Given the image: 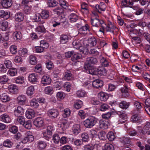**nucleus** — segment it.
<instances>
[{
    "label": "nucleus",
    "instance_id": "obj_1",
    "mask_svg": "<svg viewBox=\"0 0 150 150\" xmlns=\"http://www.w3.org/2000/svg\"><path fill=\"white\" fill-rule=\"evenodd\" d=\"M97 122V119L92 117L85 120L83 122L84 126L86 128H91Z\"/></svg>",
    "mask_w": 150,
    "mask_h": 150
},
{
    "label": "nucleus",
    "instance_id": "obj_2",
    "mask_svg": "<svg viewBox=\"0 0 150 150\" xmlns=\"http://www.w3.org/2000/svg\"><path fill=\"white\" fill-rule=\"evenodd\" d=\"M96 58L92 57H88L86 58V62L84 65V68L87 70L91 66V64H95L97 62Z\"/></svg>",
    "mask_w": 150,
    "mask_h": 150
},
{
    "label": "nucleus",
    "instance_id": "obj_3",
    "mask_svg": "<svg viewBox=\"0 0 150 150\" xmlns=\"http://www.w3.org/2000/svg\"><path fill=\"white\" fill-rule=\"evenodd\" d=\"M130 88L126 84L124 85L123 87L120 89L123 98H127L129 96V91Z\"/></svg>",
    "mask_w": 150,
    "mask_h": 150
},
{
    "label": "nucleus",
    "instance_id": "obj_4",
    "mask_svg": "<svg viewBox=\"0 0 150 150\" xmlns=\"http://www.w3.org/2000/svg\"><path fill=\"white\" fill-rule=\"evenodd\" d=\"M91 22L93 26L98 27L100 26L103 27V25H105L103 21H100L97 18L91 19Z\"/></svg>",
    "mask_w": 150,
    "mask_h": 150
},
{
    "label": "nucleus",
    "instance_id": "obj_5",
    "mask_svg": "<svg viewBox=\"0 0 150 150\" xmlns=\"http://www.w3.org/2000/svg\"><path fill=\"white\" fill-rule=\"evenodd\" d=\"M117 114L119 115V122L120 123L125 122L127 119V116L125 111H119L117 112Z\"/></svg>",
    "mask_w": 150,
    "mask_h": 150
},
{
    "label": "nucleus",
    "instance_id": "obj_6",
    "mask_svg": "<svg viewBox=\"0 0 150 150\" xmlns=\"http://www.w3.org/2000/svg\"><path fill=\"white\" fill-rule=\"evenodd\" d=\"M33 123L37 127H42L44 125V119L42 117H37L34 120Z\"/></svg>",
    "mask_w": 150,
    "mask_h": 150
},
{
    "label": "nucleus",
    "instance_id": "obj_7",
    "mask_svg": "<svg viewBox=\"0 0 150 150\" xmlns=\"http://www.w3.org/2000/svg\"><path fill=\"white\" fill-rule=\"evenodd\" d=\"M47 114L49 117L54 118L58 116L59 113L57 110L52 109L48 111Z\"/></svg>",
    "mask_w": 150,
    "mask_h": 150
},
{
    "label": "nucleus",
    "instance_id": "obj_8",
    "mask_svg": "<svg viewBox=\"0 0 150 150\" xmlns=\"http://www.w3.org/2000/svg\"><path fill=\"white\" fill-rule=\"evenodd\" d=\"M1 4L3 7L7 8L11 6L12 1V0H2Z\"/></svg>",
    "mask_w": 150,
    "mask_h": 150
},
{
    "label": "nucleus",
    "instance_id": "obj_9",
    "mask_svg": "<svg viewBox=\"0 0 150 150\" xmlns=\"http://www.w3.org/2000/svg\"><path fill=\"white\" fill-rule=\"evenodd\" d=\"M51 78L48 76L44 75L42 77L41 82L44 86L49 84L51 82Z\"/></svg>",
    "mask_w": 150,
    "mask_h": 150
},
{
    "label": "nucleus",
    "instance_id": "obj_10",
    "mask_svg": "<svg viewBox=\"0 0 150 150\" xmlns=\"http://www.w3.org/2000/svg\"><path fill=\"white\" fill-rule=\"evenodd\" d=\"M93 86L96 88H101L103 85V82L100 79H97L94 81L92 83Z\"/></svg>",
    "mask_w": 150,
    "mask_h": 150
},
{
    "label": "nucleus",
    "instance_id": "obj_11",
    "mask_svg": "<svg viewBox=\"0 0 150 150\" xmlns=\"http://www.w3.org/2000/svg\"><path fill=\"white\" fill-rule=\"evenodd\" d=\"M26 97L25 95H21L18 96L17 98L18 103L21 105H23L25 103Z\"/></svg>",
    "mask_w": 150,
    "mask_h": 150
},
{
    "label": "nucleus",
    "instance_id": "obj_12",
    "mask_svg": "<svg viewBox=\"0 0 150 150\" xmlns=\"http://www.w3.org/2000/svg\"><path fill=\"white\" fill-rule=\"evenodd\" d=\"M109 125V123L108 121L101 120L99 121L100 127L103 129H106L108 128Z\"/></svg>",
    "mask_w": 150,
    "mask_h": 150
},
{
    "label": "nucleus",
    "instance_id": "obj_13",
    "mask_svg": "<svg viewBox=\"0 0 150 150\" xmlns=\"http://www.w3.org/2000/svg\"><path fill=\"white\" fill-rule=\"evenodd\" d=\"M0 119L2 121L6 123H9L11 122V119L9 116L7 114L2 115L0 116Z\"/></svg>",
    "mask_w": 150,
    "mask_h": 150
},
{
    "label": "nucleus",
    "instance_id": "obj_14",
    "mask_svg": "<svg viewBox=\"0 0 150 150\" xmlns=\"http://www.w3.org/2000/svg\"><path fill=\"white\" fill-rule=\"evenodd\" d=\"M10 16V13L8 11H4L3 10L0 11V18H4L6 19Z\"/></svg>",
    "mask_w": 150,
    "mask_h": 150
},
{
    "label": "nucleus",
    "instance_id": "obj_15",
    "mask_svg": "<svg viewBox=\"0 0 150 150\" xmlns=\"http://www.w3.org/2000/svg\"><path fill=\"white\" fill-rule=\"evenodd\" d=\"M98 73L100 76H105L106 75L107 70L103 66H99L97 69Z\"/></svg>",
    "mask_w": 150,
    "mask_h": 150
},
{
    "label": "nucleus",
    "instance_id": "obj_16",
    "mask_svg": "<svg viewBox=\"0 0 150 150\" xmlns=\"http://www.w3.org/2000/svg\"><path fill=\"white\" fill-rule=\"evenodd\" d=\"M24 110L21 106H18L14 111V114L16 116L18 117L22 115L23 113Z\"/></svg>",
    "mask_w": 150,
    "mask_h": 150
},
{
    "label": "nucleus",
    "instance_id": "obj_17",
    "mask_svg": "<svg viewBox=\"0 0 150 150\" xmlns=\"http://www.w3.org/2000/svg\"><path fill=\"white\" fill-rule=\"evenodd\" d=\"M9 91L13 94H16L18 92V87L15 85H10L8 87Z\"/></svg>",
    "mask_w": 150,
    "mask_h": 150
},
{
    "label": "nucleus",
    "instance_id": "obj_18",
    "mask_svg": "<svg viewBox=\"0 0 150 150\" xmlns=\"http://www.w3.org/2000/svg\"><path fill=\"white\" fill-rule=\"evenodd\" d=\"M26 117L29 119L33 118L35 116V112L34 110H28L25 113Z\"/></svg>",
    "mask_w": 150,
    "mask_h": 150
},
{
    "label": "nucleus",
    "instance_id": "obj_19",
    "mask_svg": "<svg viewBox=\"0 0 150 150\" xmlns=\"http://www.w3.org/2000/svg\"><path fill=\"white\" fill-rule=\"evenodd\" d=\"M0 99L4 102H6L10 100V97L6 93H1L0 95Z\"/></svg>",
    "mask_w": 150,
    "mask_h": 150
},
{
    "label": "nucleus",
    "instance_id": "obj_20",
    "mask_svg": "<svg viewBox=\"0 0 150 150\" xmlns=\"http://www.w3.org/2000/svg\"><path fill=\"white\" fill-rule=\"evenodd\" d=\"M69 18L71 22H74L77 21L79 18V17L76 14L71 13L69 16Z\"/></svg>",
    "mask_w": 150,
    "mask_h": 150
},
{
    "label": "nucleus",
    "instance_id": "obj_21",
    "mask_svg": "<svg viewBox=\"0 0 150 150\" xmlns=\"http://www.w3.org/2000/svg\"><path fill=\"white\" fill-rule=\"evenodd\" d=\"M53 127L51 126H48L47 129V131L43 133V134L44 136L49 137L52 134V131L53 130Z\"/></svg>",
    "mask_w": 150,
    "mask_h": 150
},
{
    "label": "nucleus",
    "instance_id": "obj_22",
    "mask_svg": "<svg viewBox=\"0 0 150 150\" xmlns=\"http://www.w3.org/2000/svg\"><path fill=\"white\" fill-rule=\"evenodd\" d=\"M35 92L34 86H31L28 87L27 89L26 94L28 96H31L33 95Z\"/></svg>",
    "mask_w": 150,
    "mask_h": 150
},
{
    "label": "nucleus",
    "instance_id": "obj_23",
    "mask_svg": "<svg viewBox=\"0 0 150 150\" xmlns=\"http://www.w3.org/2000/svg\"><path fill=\"white\" fill-rule=\"evenodd\" d=\"M122 4L126 7H131L133 4V1L132 0H122Z\"/></svg>",
    "mask_w": 150,
    "mask_h": 150
},
{
    "label": "nucleus",
    "instance_id": "obj_24",
    "mask_svg": "<svg viewBox=\"0 0 150 150\" xmlns=\"http://www.w3.org/2000/svg\"><path fill=\"white\" fill-rule=\"evenodd\" d=\"M72 130L74 134H78L81 130L80 125L76 124L74 125L72 128Z\"/></svg>",
    "mask_w": 150,
    "mask_h": 150
},
{
    "label": "nucleus",
    "instance_id": "obj_25",
    "mask_svg": "<svg viewBox=\"0 0 150 150\" xmlns=\"http://www.w3.org/2000/svg\"><path fill=\"white\" fill-rule=\"evenodd\" d=\"M59 0H47V4L50 7H53L58 4Z\"/></svg>",
    "mask_w": 150,
    "mask_h": 150
},
{
    "label": "nucleus",
    "instance_id": "obj_26",
    "mask_svg": "<svg viewBox=\"0 0 150 150\" xmlns=\"http://www.w3.org/2000/svg\"><path fill=\"white\" fill-rule=\"evenodd\" d=\"M99 58L101 64L104 67H107L109 65L108 60L106 58L102 56H100Z\"/></svg>",
    "mask_w": 150,
    "mask_h": 150
},
{
    "label": "nucleus",
    "instance_id": "obj_27",
    "mask_svg": "<svg viewBox=\"0 0 150 150\" xmlns=\"http://www.w3.org/2000/svg\"><path fill=\"white\" fill-rule=\"evenodd\" d=\"M53 11L54 13H56L58 15L63 14L64 12L63 9L60 7H57L55 8L53 10Z\"/></svg>",
    "mask_w": 150,
    "mask_h": 150
},
{
    "label": "nucleus",
    "instance_id": "obj_28",
    "mask_svg": "<svg viewBox=\"0 0 150 150\" xmlns=\"http://www.w3.org/2000/svg\"><path fill=\"white\" fill-rule=\"evenodd\" d=\"M130 105L129 102H127L125 101H122L119 104V107L124 109H126L128 108Z\"/></svg>",
    "mask_w": 150,
    "mask_h": 150
},
{
    "label": "nucleus",
    "instance_id": "obj_29",
    "mask_svg": "<svg viewBox=\"0 0 150 150\" xmlns=\"http://www.w3.org/2000/svg\"><path fill=\"white\" fill-rule=\"evenodd\" d=\"M131 120L133 122L140 123L142 121V119L138 115L135 114L132 116L131 118Z\"/></svg>",
    "mask_w": 150,
    "mask_h": 150
},
{
    "label": "nucleus",
    "instance_id": "obj_30",
    "mask_svg": "<svg viewBox=\"0 0 150 150\" xmlns=\"http://www.w3.org/2000/svg\"><path fill=\"white\" fill-rule=\"evenodd\" d=\"M68 37L67 35H62L60 37V43L62 44L65 43L68 41Z\"/></svg>",
    "mask_w": 150,
    "mask_h": 150
},
{
    "label": "nucleus",
    "instance_id": "obj_31",
    "mask_svg": "<svg viewBox=\"0 0 150 150\" xmlns=\"http://www.w3.org/2000/svg\"><path fill=\"white\" fill-rule=\"evenodd\" d=\"M15 18L16 21H21L24 19V15L22 13H18L15 15Z\"/></svg>",
    "mask_w": 150,
    "mask_h": 150
},
{
    "label": "nucleus",
    "instance_id": "obj_32",
    "mask_svg": "<svg viewBox=\"0 0 150 150\" xmlns=\"http://www.w3.org/2000/svg\"><path fill=\"white\" fill-rule=\"evenodd\" d=\"M82 57L81 54L74 52V54L71 57V59L72 61L74 62L76 60L81 59Z\"/></svg>",
    "mask_w": 150,
    "mask_h": 150
},
{
    "label": "nucleus",
    "instance_id": "obj_33",
    "mask_svg": "<svg viewBox=\"0 0 150 150\" xmlns=\"http://www.w3.org/2000/svg\"><path fill=\"white\" fill-rule=\"evenodd\" d=\"M8 22L4 21L0 23V28L3 31L6 30L8 28Z\"/></svg>",
    "mask_w": 150,
    "mask_h": 150
},
{
    "label": "nucleus",
    "instance_id": "obj_34",
    "mask_svg": "<svg viewBox=\"0 0 150 150\" xmlns=\"http://www.w3.org/2000/svg\"><path fill=\"white\" fill-rule=\"evenodd\" d=\"M28 78L29 81L32 83L37 82V75L34 73L30 74Z\"/></svg>",
    "mask_w": 150,
    "mask_h": 150
},
{
    "label": "nucleus",
    "instance_id": "obj_35",
    "mask_svg": "<svg viewBox=\"0 0 150 150\" xmlns=\"http://www.w3.org/2000/svg\"><path fill=\"white\" fill-rule=\"evenodd\" d=\"M41 16L40 13H37L35 15L34 17V20L36 22H39L40 24H43L45 23L44 21H40Z\"/></svg>",
    "mask_w": 150,
    "mask_h": 150
},
{
    "label": "nucleus",
    "instance_id": "obj_36",
    "mask_svg": "<svg viewBox=\"0 0 150 150\" xmlns=\"http://www.w3.org/2000/svg\"><path fill=\"white\" fill-rule=\"evenodd\" d=\"M98 96L101 101H104L107 100L108 97L106 93L103 92L99 93Z\"/></svg>",
    "mask_w": 150,
    "mask_h": 150
},
{
    "label": "nucleus",
    "instance_id": "obj_37",
    "mask_svg": "<svg viewBox=\"0 0 150 150\" xmlns=\"http://www.w3.org/2000/svg\"><path fill=\"white\" fill-rule=\"evenodd\" d=\"M131 139L128 137H124L120 138V141L124 144H129Z\"/></svg>",
    "mask_w": 150,
    "mask_h": 150
},
{
    "label": "nucleus",
    "instance_id": "obj_38",
    "mask_svg": "<svg viewBox=\"0 0 150 150\" xmlns=\"http://www.w3.org/2000/svg\"><path fill=\"white\" fill-rule=\"evenodd\" d=\"M88 43L91 46H95L97 43L96 39L93 37H92L88 40Z\"/></svg>",
    "mask_w": 150,
    "mask_h": 150
},
{
    "label": "nucleus",
    "instance_id": "obj_39",
    "mask_svg": "<svg viewBox=\"0 0 150 150\" xmlns=\"http://www.w3.org/2000/svg\"><path fill=\"white\" fill-rule=\"evenodd\" d=\"M79 30L82 32L83 33H86L88 31H90V28L89 25L87 24H86L84 26L81 27Z\"/></svg>",
    "mask_w": 150,
    "mask_h": 150
},
{
    "label": "nucleus",
    "instance_id": "obj_40",
    "mask_svg": "<svg viewBox=\"0 0 150 150\" xmlns=\"http://www.w3.org/2000/svg\"><path fill=\"white\" fill-rule=\"evenodd\" d=\"M30 106L35 108H37L39 106L38 101L35 98H33L30 102Z\"/></svg>",
    "mask_w": 150,
    "mask_h": 150
},
{
    "label": "nucleus",
    "instance_id": "obj_41",
    "mask_svg": "<svg viewBox=\"0 0 150 150\" xmlns=\"http://www.w3.org/2000/svg\"><path fill=\"white\" fill-rule=\"evenodd\" d=\"M46 146L47 144L46 143L43 141L39 142L38 143V148L40 150L44 149Z\"/></svg>",
    "mask_w": 150,
    "mask_h": 150
},
{
    "label": "nucleus",
    "instance_id": "obj_42",
    "mask_svg": "<svg viewBox=\"0 0 150 150\" xmlns=\"http://www.w3.org/2000/svg\"><path fill=\"white\" fill-rule=\"evenodd\" d=\"M13 36L14 39L15 40H20L22 37L21 33L17 31L14 32L13 33Z\"/></svg>",
    "mask_w": 150,
    "mask_h": 150
},
{
    "label": "nucleus",
    "instance_id": "obj_43",
    "mask_svg": "<svg viewBox=\"0 0 150 150\" xmlns=\"http://www.w3.org/2000/svg\"><path fill=\"white\" fill-rule=\"evenodd\" d=\"M36 31L38 33H44L46 32V30L44 26L42 25H39L35 29Z\"/></svg>",
    "mask_w": 150,
    "mask_h": 150
},
{
    "label": "nucleus",
    "instance_id": "obj_44",
    "mask_svg": "<svg viewBox=\"0 0 150 150\" xmlns=\"http://www.w3.org/2000/svg\"><path fill=\"white\" fill-rule=\"evenodd\" d=\"M25 122V118L23 116H19L18 117L17 119L16 123L23 125Z\"/></svg>",
    "mask_w": 150,
    "mask_h": 150
},
{
    "label": "nucleus",
    "instance_id": "obj_45",
    "mask_svg": "<svg viewBox=\"0 0 150 150\" xmlns=\"http://www.w3.org/2000/svg\"><path fill=\"white\" fill-rule=\"evenodd\" d=\"M49 12L47 10H45L42 11L40 14L41 18L44 19L47 18L49 16Z\"/></svg>",
    "mask_w": 150,
    "mask_h": 150
},
{
    "label": "nucleus",
    "instance_id": "obj_46",
    "mask_svg": "<svg viewBox=\"0 0 150 150\" xmlns=\"http://www.w3.org/2000/svg\"><path fill=\"white\" fill-rule=\"evenodd\" d=\"M13 144V143L11 141L8 139L5 140L3 143V145L4 146L9 148L11 147Z\"/></svg>",
    "mask_w": 150,
    "mask_h": 150
},
{
    "label": "nucleus",
    "instance_id": "obj_47",
    "mask_svg": "<svg viewBox=\"0 0 150 150\" xmlns=\"http://www.w3.org/2000/svg\"><path fill=\"white\" fill-rule=\"evenodd\" d=\"M83 103L81 100H77L74 103V106L75 108L78 109L81 107Z\"/></svg>",
    "mask_w": 150,
    "mask_h": 150
},
{
    "label": "nucleus",
    "instance_id": "obj_48",
    "mask_svg": "<svg viewBox=\"0 0 150 150\" xmlns=\"http://www.w3.org/2000/svg\"><path fill=\"white\" fill-rule=\"evenodd\" d=\"M64 79L67 80H71L72 78V74L70 71L65 72L64 74Z\"/></svg>",
    "mask_w": 150,
    "mask_h": 150
},
{
    "label": "nucleus",
    "instance_id": "obj_49",
    "mask_svg": "<svg viewBox=\"0 0 150 150\" xmlns=\"http://www.w3.org/2000/svg\"><path fill=\"white\" fill-rule=\"evenodd\" d=\"M105 5L103 4L101 5L97 4L95 6V8L96 11L100 13V12L99 11V9L101 11H104L105 10Z\"/></svg>",
    "mask_w": 150,
    "mask_h": 150
},
{
    "label": "nucleus",
    "instance_id": "obj_50",
    "mask_svg": "<svg viewBox=\"0 0 150 150\" xmlns=\"http://www.w3.org/2000/svg\"><path fill=\"white\" fill-rule=\"evenodd\" d=\"M81 137L83 142H88L89 140V136L87 133H82L81 135Z\"/></svg>",
    "mask_w": 150,
    "mask_h": 150
},
{
    "label": "nucleus",
    "instance_id": "obj_51",
    "mask_svg": "<svg viewBox=\"0 0 150 150\" xmlns=\"http://www.w3.org/2000/svg\"><path fill=\"white\" fill-rule=\"evenodd\" d=\"M30 132H27L25 134V135L29 142H30L33 141L34 140L33 136L31 134H30Z\"/></svg>",
    "mask_w": 150,
    "mask_h": 150
},
{
    "label": "nucleus",
    "instance_id": "obj_52",
    "mask_svg": "<svg viewBox=\"0 0 150 150\" xmlns=\"http://www.w3.org/2000/svg\"><path fill=\"white\" fill-rule=\"evenodd\" d=\"M54 86L57 89L60 90L62 87V81H57L54 83Z\"/></svg>",
    "mask_w": 150,
    "mask_h": 150
},
{
    "label": "nucleus",
    "instance_id": "obj_53",
    "mask_svg": "<svg viewBox=\"0 0 150 150\" xmlns=\"http://www.w3.org/2000/svg\"><path fill=\"white\" fill-rule=\"evenodd\" d=\"M134 33H135L136 34H138V35L141 36L144 33V29L142 28L141 29H139L138 30L135 29L133 31Z\"/></svg>",
    "mask_w": 150,
    "mask_h": 150
},
{
    "label": "nucleus",
    "instance_id": "obj_54",
    "mask_svg": "<svg viewBox=\"0 0 150 150\" xmlns=\"http://www.w3.org/2000/svg\"><path fill=\"white\" fill-rule=\"evenodd\" d=\"M65 97V93L62 92H59L57 94V97L59 100L63 99Z\"/></svg>",
    "mask_w": 150,
    "mask_h": 150
},
{
    "label": "nucleus",
    "instance_id": "obj_55",
    "mask_svg": "<svg viewBox=\"0 0 150 150\" xmlns=\"http://www.w3.org/2000/svg\"><path fill=\"white\" fill-rule=\"evenodd\" d=\"M24 78L23 76H18L15 79L16 82V83L22 84L24 83Z\"/></svg>",
    "mask_w": 150,
    "mask_h": 150
},
{
    "label": "nucleus",
    "instance_id": "obj_56",
    "mask_svg": "<svg viewBox=\"0 0 150 150\" xmlns=\"http://www.w3.org/2000/svg\"><path fill=\"white\" fill-rule=\"evenodd\" d=\"M32 123L31 121L28 120L26 121H25L24 124L23 125V126L25 128L30 129L32 127Z\"/></svg>",
    "mask_w": 150,
    "mask_h": 150
},
{
    "label": "nucleus",
    "instance_id": "obj_57",
    "mask_svg": "<svg viewBox=\"0 0 150 150\" xmlns=\"http://www.w3.org/2000/svg\"><path fill=\"white\" fill-rule=\"evenodd\" d=\"M107 137L109 140L111 141H113L115 138L113 133L112 132H109L107 135Z\"/></svg>",
    "mask_w": 150,
    "mask_h": 150
},
{
    "label": "nucleus",
    "instance_id": "obj_58",
    "mask_svg": "<svg viewBox=\"0 0 150 150\" xmlns=\"http://www.w3.org/2000/svg\"><path fill=\"white\" fill-rule=\"evenodd\" d=\"M53 88L50 86H47L44 89L45 93L47 94H52L53 93Z\"/></svg>",
    "mask_w": 150,
    "mask_h": 150
},
{
    "label": "nucleus",
    "instance_id": "obj_59",
    "mask_svg": "<svg viewBox=\"0 0 150 150\" xmlns=\"http://www.w3.org/2000/svg\"><path fill=\"white\" fill-rule=\"evenodd\" d=\"M8 73L11 76H14L16 75L17 74V70L16 68H12L8 70Z\"/></svg>",
    "mask_w": 150,
    "mask_h": 150
},
{
    "label": "nucleus",
    "instance_id": "obj_60",
    "mask_svg": "<svg viewBox=\"0 0 150 150\" xmlns=\"http://www.w3.org/2000/svg\"><path fill=\"white\" fill-rule=\"evenodd\" d=\"M29 62L31 64L33 65H35L37 63V61L35 56L31 55L29 58Z\"/></svg>",
    "mask_w": 150,
    "mask_h": 150
},
{
    "label": "nucleus",
    "instance_id": "obj_61",
    "mask_svg": "<svg viewBox=\"0 0 150 150\" xmlns=\"http://www.w3.org/2000/svg\"><path fill=\"white\" fill-rule=\"evenodd\" d=\"M8 80V77L6 75H4L0 76V83L2 84H5Z\"/></svg>",
    "mask_w": 150,
    "mask_h": 150
},
{
    "label": "nucleus",
    "instance_id": "obj_62",
    "mask_svg": "<svg viewBox=\"0 0 150 150\" xmlns=\"http://www.w3.org/2000/svg\"><path fill=\"white\" fill-rule=\"evenodd\" d=\"M89 53L92 56H96L98 55L100 52L97 49H93L90 50L89 52Z\"/></svg>",
    "mask_w": 150,
    "mask_h": 150
},
{
    "label": "nucleus",
    "instance_id": "obj_63",
    "mask_svg": "<svg viewBox=\"0 0 150 150\" xmlns=\"http://www.w3.org/2000/svg\"><path fill=\"white\" fill-rule=\"evenodd\" d=\"M114 148V147L112 144L109 143H106L105 145L104 150H113Z\"/></svg>",
    "mask_w": 150,
    "mask_h": 150
},
{
    "label": "nucleus",
    "instance_id": "obj_64",
    "mask_svg": "<svg viewBox=\"0 0 150 150\" xmlns=\"http://www.w3.org/2000/svg\"><path fill=\"white\" fill-rule=\"evenodd\" d=\"M94 148V146L91 144L86 145L84 146V150H93Z\"/></svg>",
    "mask_w": 150,
    "mask_h": 150
}]
</instances>
